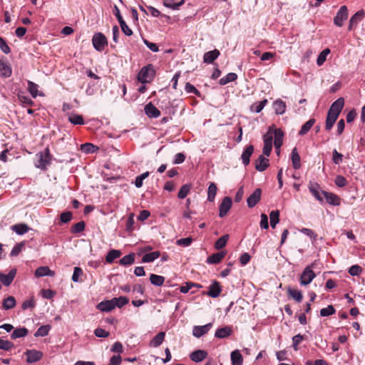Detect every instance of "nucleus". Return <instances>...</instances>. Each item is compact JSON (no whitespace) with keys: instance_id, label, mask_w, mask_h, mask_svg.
Segmentation results:
<instances>
[{"instance_id":"nucleus-1","label":"nucleus","mask_w":365,"mask_h":365,"mask_svg":"<svg viewBox=\"0 0 365 365\" xmlns=\"http://www.w3.org/2000/svg\"><path fill=\"white\" fill-rule=\"evenodd\" d=\"M155 76L154 66L153 64H148L141 68L138 75V80L143 83H150L154 79Z\"/></svg>"},{"instance_id":"nucleus-2","label":"nucleus","mask_w":365,"mask_h":365,"mask_svg":"<svg viewBox=\"0 0 365 365\" xmlns=\"http://www.w3.org/2000/svg\"><path fill=\"white\" fill-rule=\"evenodd\" d=\"M92 43L96 50L103 51L108 45V39L101 32L96 33L93 36Z\"/></svg>"},{"instance_id":"nucleus-3","label":"nucleus","mask_w":365,"mask_h":365,"mask_svg":"<svg viewBox=\"0 0 365 365\" xmlns=\"http://www.w3.org/2000/svg\"><path fill=\"white\" fill-rule=\"evenodd\" d=\"M316 277L314 272L312 270V265L305 267L304 271L300 275L299 282L302 286L309 284L314 278Z\"/></svg>"},{"instance_id":"nucleus-4","label":"nucleus","mask_w":365,"mask_h":365,"mask_svg":"<svg viewBox=\"0 0 365 365\" xmlns=\"http://www.w3.org/2000/svg\"><path fill=\"white\" fill-rule=\"evenodd\" d=\"M113 14L116 16V18L119 22V24L120 26L122 31L126 36H131L133 34V31L126 24L125 21H124L123 16L120 14L119 9L118 8V6L116 5L114 6Z\"/></svg>"},{"instance_id":"nucleus-5","label":"nucleus","mask_w":365,"mask_h":365,"mask_svg":"<svg viewBox=\"0 0 365 365\" xmlns=\"http://www.w3.org/2000/svg\"><path fill=\"white\" fill-rule=\"evenodd\" d=\"M348 18V9L346 6H342L334 18V23L336 26L341 27L343 22Z\"/></svg>"},{"instance_id":"nucleus-6","label":"nucleus","mask_w":365,"mask_h":365,"mask_svg":"<svg viewBox=\"0 0 365 365\" xmlns=\"http://www.w3.org/2000/svg\"><path fill=\"white\" fill-rule=\"evenodd\" d=\"M232 198L230 197H225L219 206V216L220 217H224L225 216H226L227 212L232 207Z\"/></svg>"},{"instance_id":"nucleus-7","label":"nucleus","mask_w":365,"mask_h":365,"mask_svg":"<svg viewBox=\"0 0 365 365\" xmlns=\"http://www.w3.org/2000/svg\"><path fill=\"white\" fill-rule=\"evenodd\" d=\"M26 356V362L33 364L40 361L43 357V353L36 349H29L24 352Z\"/></svg>"},{"instance_id":"nucleus-8","label":"nucleus","mask_w":365,"mask_h":365,"mask_svg":"<svg viewBox=\"0 0 365 365\" xmlns=\"http://www.w3.org/2000/svg\"><path fill=\"white\" fill-rule=\"evenodd\" d=\"M262 195V190L257 188L252 194H251L247 200V206L250 208L254 207L260 200Z\"/></svg>"},{"instance_id":"nucleus-9","label":"nucleus","mask_w":365,"mask_h":365,"mask_svg":"<svg viewBox=\"0 0 365 365\" xmlns=\"http://www.w3.org/2000/svg\"><path fill=\"white\" fill-rule=\"evenodd\" d=\"M222 292V287L220 283L217 281H214L208 287V292L205 294L206 295L216 298L219 297Z\"/></svg>"},{"instance_id":"nucleus-10","label":"nucleus","mask_w":365,"mask_h":365,"mask_svg":"<svg viewBox=\"0 0 365 365\" xmlns=\"http://www.w3.org/2000/svg\"><path fill=\"white\" fill-rule=\"evenodd\" d=\"M344 106V99L343 98H339L336 101H335L331 106L328 112L331 113H334L336 116H339L343 107Z\"/></svg>"},{"instance_id":"nucleus-11","label":"nucleus","mask_w":365,"mask_h":365,"mask_svg":"<svg viewBox=\"0 0 365 365\" xmlns=\"http://www.w3.org/2000/svg\"><path fill=\"white\" fill-rule=\"evenodd\" d=\"M365 16V12L363 9L358 11L355 13L350 19L348 29L351 31L354 26H356L359 22H360Z\"/></svg>"},{"instance_id":"nucleus-12","label":"nucleus","mask_w":365,"mask_h":365,"mask_svg":"<svg viewBox=\"0 0 365 365\" xmlns=\"http://www.w3.org/2000/svg\"><path fill=\"white\" fill-rule=\"evenodd\" d=\"M212 327V323H208L204 326H195L192 329V334L197 338L207 334Z\"/></svg>"},{"instance_id":"nucleus-13","label":"nucleus","mask_w":365,"mask_h":365,"mask_svg":"<svg viewBox=\"0 0 365 365\" xmlns=\"http://www.w3.org/2000/svg\"><path fill=\"white\" fill-rule=\"evenodd\" d=\"M309 190L317 200L320 202L323 201L322 190H320V186L318 183L310 182L309 184Z\"/></svg>"},{"instance_id":"nucleus-14","label":"nucleus","mask_w":365,"mask_h":365,"mask_svg":"<svg viewBox=\"0 0 365 365\" xmlns=\"http://www.w3.org/2000/svg\"><path fill=\"white\" fill-rule=\"evenodd\" d=\"M16 274V269H12L10 270V272L7 274H4L1 272H0V281L1 282L5 285V286H9Z\"/></svg>"},{"instance_id":"nucleus-15","label":"nucleus","mask_w":365,"mask_h":365,"mask_svg":"<svg viewBox=\"0 0 365 365\" xmlns=\"http://www.w3.org/2000/svg\"><path fill=\"white\" fill-rule=\"evenodd\" d=\"M269 165V159L260 155L255 161V169L259 172L264 171Z\"/></svg>"},{"instance_id":"nucleus-16","label":"nucleus","mask_w":365,"mask_h":365,"mask_svg":"<svg viewBox=\"0 0 365 365\" xmlns=\"http://www.w3.org/2000/svg\"><path fill=\"white\" fill-rule=\"evenodd\" d=\"M144 110L149 118H155L160 115V111L151 102L145 105Z\"/></svg>"},{"instance_id":"nucleus-17","label":"nucleus","mask_w":365,"mask_h":365,"mask_svg":"<svg viewBox=\"0 0 365 365\" xmlns=\"http://www.w3.org/2000/svg\"><path fill=\"white\" fill-rule=\"evenodd\" d=\"M113 298L110 300H104L98 304L97 309L101 312H108L115 309Z\"/></svg>"},{"instance_id":"nucleus-18","label":"nucleus","mask_w":365,"mask_h":365,"mask_svg":"<svg viewBox=\"0 0 365 365\" xmlns=\"http://www.w3.org/2000/svg\"><path fill=\"white\" fill-rule=\"evenodd\" d=\"M322 192L329 204L332 205H339L340 204L341 200L338 195L326 191H322Z\"/></svg>"},{"instance_id":"nucleus-19","label":"nucleus","mask_w":365,"mask_h":365,"mask_svg":"<svg viewBox=\"0 0 365 365\" xmlns=\"http://www.w3.org/2000/svg\"><path fill=\"white\" fill-rule=\"evenodd\" d=\"M220 54V53L217 49L207 51L205 53L203 56V61L206 63H212L215 59L217 58Z\"/></svg>"},{"instance_id":"nucleus-20","label":"nucleus","mask_w":365,"mask_h":365,"mask_svg":"<svg viewBox=\"0 0 365 365\" xmlns=\"http://www.w3.org/2000/svg\"><path fill=\"white\" fill-rule=\"evenodd\" d=\"M225 255H226V252L224 251L214 253L207 257L206 262H207V263L211 264H218L225 257Z\"/></svg>"},{"instance_id":"nucleus-21","label":"nucleus","mask_w":365,"mask_h":365,"mask_svg":"<svg viewBox=\"0 0 365 365\" xmlns=\"http://www.w3.org/2000/svg\"><path fill=\"white\" fill-rule=\"evenodd\" d=\"M207 356V352L204 350H196L190 354V359L195 362H200Z\"/></svg>"},{"instance_id":"nucleus-22","label":"nucleus","mask_w":365,"mask_h":365,"mask_svg":"<svg viewBox=\"0 0 365 365\" xmlns=\"http://www.w3.org/2000/svg\"><path fill=\"white\" fill-rule=\"evenodd\" d=\"M253 152L254 146L252 145H250L247 147H246V148L243 151L241 158L245 165H248L250 164V157L252 155Z\"/></svg>"},{"instance_id":"nucleus-23","label":"nucleus","mask_w":365,"mask_h":365,"mask_svg":"<svg viewBox=\"0 0 365 365\" xmlns=\"http://www.w3.org/2000/svg\"><path fill=\"white\" fill-rule=\"evenodd\" d=\"M55 275V272L49 269L48 267H39L35 271V277H41L44 276H51L53 277Z\"/></svg>"},{"instance_id":"nucleus-24","label":"nucleus","mask_w":365,"mask_h":365,"mask_svg":"<svg viewBox=\"0 0 365 365\" xmlns=\"http://www.w3.org/2000/svg\"><path fill=\"white\" fill-rule=\"evenodd\" d=\"M232 329L230 327L226 326L225 327L217 329L215 336L219 339H223L231 335Z\"/></svg>"},{"instance_id":"nucleus-25","label":"nucleus","mask_w":365,"mask_h":365,"mask_svg":"<svg viewBox=\"0 0 365 365\" xmlns=\"http://www.w3.org/2000/svg\"><path fill=\"white\" fill-rule=\"evenodd\" d=\"M12 70L9 64L0 60V76L4 78L11 76Z\"/></svg>"},{"instance_id":"nucleus-26","label":"nucleus","mask_w":365,"mask_h":365,"mask_svg":"<svg viewBox=\"0 0 365 365\" xmlns=\"http://www.w3.org/2000/svg\"><path fill=\"white\" fill-rule=\"evenodd\" d=\"M274 133V147H275L276 150H278L282 145L284 133L281 129H275Z\"/></svg>"},{"instance_id":"nucleus-27","label":"nucleus","mask_w":365,"mask_h":365,"mask_svg":"<svg viewBox=\"0 0 365 365\" xmlns=\"http://www.w3.org/2000/svg\"><path fill=\"white\" fill-rule=\"evenodd\" d=\"M291 160L293 168L296 170L299 169L301 167V158L298 153L297 148H294L292 151Z\"/></svg>"},{"instance_id":"nucleus-28","label":"nucleus","mask_w":365,"mask_h":365,"mask_svg":"<svg viewBox=\"0 0 365 365\" xmlns=\"http://www.w3.org/2000/svg\"><path fill=\"white\" fill-rule=\"evenodd\" d=\"M68 121L73 125H83L85 123L83 115L76 113H68Z\"/></svg>"},{"instance_id":"nucleus-29","label":"nucleus","mask_w":365,"mask_h":365,"mask_svg":"<svg viewBox=\"0 0 365 365\" xmlns=\"http://www.w3.org/2000/svg\"><path fill=\"white\" fill-rule=\"evenodd\" d=\"M232 365H242L243 357L239 350H235L231 353Z\"/></svg>"},{"instance_id":"nucleus-30","label":"nucleus","mask_w":365,"mask_h":365,"mask_svg":"<svg viewBox=\"0 0 365 365\" xmlns=\"http://www.w3.org/2000/svg\"><path fill=\"white\" fill-rule=\"evenodd\" d=\"M273 108L274 109L276 114L282 115L285 112L286 104L281 99H278L274 102Z\"/></svg>"},{"instance_id":"nucleus-31","label":"nucleus","mask_w":365,"mask_h":365,"mask_svg":"<svg viewBox=\"0 0 365 365\" xmlns=\"http://www.w3.org/2000/svg\"><path fill=\"white\" fill-rule=\"evenodd\" d=\"M165 334L163 331L159 332L155 335L150 343V346L153 347L159 346L164 341Z\"/></svg>"},{"instance_id":"nucleus-32","label":"nucleus","mask_w":365,"mask_h":365,"mask_svg":"<svg viewBox=\"0 0 365 365\" xmlns=\"http://www.w3.org/2000/svg\"><path fill=\"white\" fill-rule=\"evenodd\" d=\"M315 119L311 118L308 121H307L301 128L300 130L299 131V135H306L312 128V127L315 123Z\"/></svg>"},{"instance_id":"nucleus-33","label":"nucleus","mask_w":365,"mask_h":365,"mask_svg":"<svg viewBox=\"0 0 365 365\" xmlns=\"http://www.w3.org/2000/svg\"><path fill=\"white\" fill-rule=\"evenodd\" d=\"M338 116L334 115V113H331L328 112L326 123H325V129L327 130H330L337 120Z\"/></svg>"},{"instance_id":"nucleus-34","label":"nucleus","mask_w":365,"mask_h":365,"mask_svg":"<svg viewBox=\"0 0 365 365\" xmlns=\"http://www.w3.org/2000/svg\"><path fill=\"white\" fill-rule=\"evenodd\" d=\"M51 160V158H46L44 156L43 153L39 154L38 164L36 166L42 170H45L46 167L50 165Z\"/></svg>"},{"instance_id":"nucleus-35","label":"nucleus","mask_w":365,"mask_h":365,"mask_svg":"<svg viewBox=\"0 0 365 365\" xmlns=\"http://www.w3.org/2000/svg\"><path fill=\"white\" fill-rule=\"evenodd\" d=\"M121 252L118 250H111L109 251L106 257V261L108 263H112L115 259L118 258L121 255Z\"/></svg>"},{"instance_id":"nucleus-36","label":"nucleus","mask_w":365,"mask_h":365,"mask_svg":"<svg viewBox=\"0 0 365 365\" xmlns=\"http://www.w3.org/2000/svg\"><path fill=\"white\" fill-rule=\"evenodd\" d=\"M160 256V252L159 251H155L153 252H150L145 254L143 258L142 262L144 263L153 262L155 259H158Z\"/></svg>"},{"instance_id":"nucleus-37","label":"nucleus","mask_w":365,"mask_h":365,"mask_svg":"<svg viewBox=\"0 0 365 365\" xmlns=\"http://www.w3.org/2000/svg\"><path fill=\"white\" fill-rule=\"evenodd\" d=\"M28 333L29 331L25 327L17 328L14 329V331L12 332L11 337L12 339H16L17 338L26 336L28 334Z\"/></svg>"},{"instance_id":"nucleus-38","label":"nucleus","mask_w":365,"mask_h":365,"mask_svg":"<svg viewBox=\"0 0 365 365\" xmlns=\"http://www.w3.org/2000/svg\"><path fill=\"white\" fill-rule=\"evenodd\" d=\"M16 299L14 297L9 296L4 299L2 307L4 309H10L16 306Z\"/></svg>"},{"instance_id":"nucleus-39","label":"nucleus","mask_w":365,"mask_h":365,"mask_svg":"<svg viewBox=\"0 0 365 365\" xmlns=\"http://www.w3.org/2000/svg\"><path fill=\"white\" fill-rule=\"evenodd\" d=\"M237 78V75L235 73H229L220 80L219 83L222 86H225L230 82L235 81Z\"/></svg>"},{"instance_id":"nucleus-40","label":"nucleus","mask_w":365,"mask_h":365,"mask_svg":"<svg viewBox=\"0 0 365 365\" xmlns=\"http://www.w3.org/2000/svg\"><path fill=\"white\" fill-rule=\"evenodd\" d=\"M267 103H268V101L267 99H264L262 101L255 103L251 105L250 110L252 112L259 113L264 108V107L267 105Z\"/></svg>"},{"instance_id":"nucleus-41","label":"nucleus","mask_w":365,"mask_h":365,"mask_svg":"<svg viewBox=\"0 0 365 365\" xmlns=\"http://www.w3.org/2000/svg\"><path fill=\"white\" fill-rule=\"evenodd\" d=\"M217 186L215 183L210 182L207 190V200L210 202H213L217 193Z\"/></svg>"},{"instance_id":"nucleus-42","label":"nucleus","mask_w":365,"mask_h":365,"mask_svg":"<svg viewBox=\"0 0 365 365\" xmlns=\"http://www.w3.org/2000/svg\"><path fill=\"white\" fill-rule=\"evenodd\" d=\"M134 262H135V254L132 252V253H130L129 255H125L123 257H122L120 259L119 263L121 265L127 266V265L132 264Z\"/></svg>"},{"instance_id":"nucleus-43","label":"nucleus","mask_w":365,"mask_h":365,"mask_svg":"<svg viewBox=\"0 0 365 365\" xmlns=\"http://www.w3.org/2000/svg\"><path fill=\"white\" fill-rule=\"evenodd\" d=\"M185 3V0H181L178 3H175L174 0H163V5L168 8L172 9H178L180 6L183 5Z\"/></svg>"},{"instance_id":"nucleus-44","label":"nucleus","mask_w":365,"mask_h":365,"mask_svg":"<svg viewBox=\"0 0 365 365\" xmlns=\"http://www.w3.org/2000/svg\"><path fill=\"white\" fill-rule=\"evenodd\" d=\"M150 281L155 286H162L165 282V277L160 275L151 274L150 276Z\"/></svg>"},{"instance_id":"nucleus-45","label":"nucleus","mask_w":365,"mask_h":365,"mask_svg":"<svg viewBox=\"0 0 365 365\" xmlns=\"http://www.w3.org/2000/svg\"><path fill=\"white\" fill-rule=\"evenodd\" d=\"M288 294L290 297L294 299L297 302H302L303 295L301 291L294 289H288Z\"/></svg>"},{"instance_id":"nucleus-46","label":"nucleus","mask_w":365,"mask_h":365,"mask_svg":"<svg viewBox=\"0 0 365 365\" xmlns=\"http://www.w3.org/2000/svg\"><path fill=\"white\" fill-rule=\"evenodd\" d=\"M330 53V49L329 48H325L323 50L319 55L317 57V64L318 66H322L327 60V56L328 54Z\"/></svg>"},{"instance_id":"nucleus-47","label":"nucleus","mask_w":365,"mask_h":365,"mask_svg":"<svg viewBox=\"0 0 365 365\" xmlns=\"http://www.w3.org/2000/svg\"><path fill=\"white\" fill-rule=\"evenodd\" d=\"M113 300L115 308H121L129 302V299L126 297H114Z\"/></svg>"},{"instance_id":"nucleus-48","label":"nucleus","mask_w":365,"mask_h":365,"mask_svg":"<svg viewBox=\"0 0 365 365\" xmlns=\"http://www.w3.org/2000/svg\"><path fill=\"white\" fill-rule=\"evenodd\" d=\"M86 224L83 221L78 222L74 224L71 228V232L77 234L83 232L85 230Z\"/></svg>"},{"instance_id":"nucleus-49","label":"nucleus","mask_w":365,"mask_h":365,"mask_svg":"<svg viewBox=\"0 0 365 365\" xmlns=\"http://www.w3.org/2000/svg\"><path fill=\"white\" fill-rule=\"evenodd\" d=\"M190 189H191V185H190V184L183 185L180 187V189L178 192V197L180 199H184L190 192Z\"/></svg>"},{"instance_id":"nucleus-50","label":"nucleus","mask_w":365,"mask_h":365,"mask_svg":"<svg viewBox=\"0 0 365 365\" xmlns=\"http://www.w3.org/2000/svg\"><path fill=\"white\" fill-rule=\"evenodd\" d=\"M12 230L18 235H24L29 231V227L25 224H17L12 227Z\"/></svg>"},{"instance_id":"nucleus-51","label":"nucleus","mask_w":365,"mask_h":365,"mask_svg":"<svg viewBox=\"0 0 365 365\" xmlns=\"http://www.w3.org/2000/svg\"><path fill=\"white\" fill-rule=\"evenodd\" d=\"M229 239L228 235H224L220 237L215 244V247L217 250L222 249L227 244Z\"/></svg>"},{"instance_id":"nucleus-52","label":"nucleus","mask_w":365,"mask_h":365,"mask_svg":"<svg viewBox=\"0 0 365 365\" xmlns=\"http://www.w3.org/2000/svg\"><path fill=\"white\" fill-rule=\"evenodd\" d=\"M336 313V309L332 305H328L325 308L320 310V315L322 317H328Z\"/></svg>"},{"instance_id":"nucleus-53","label":"nucleus","mask_w":365,"mask_h":365,"mask_svg":"<svg viewBox=\"0 0 365 365\" xmlns=\"http://www.w3.org/2000/svg\"><path fill=\"white\" fill-rule=\"evenodd\" d=\"M50 330V326L49 325H43L41 326L36 333L34 334L35 336H45L48 335V331Z\"/></svg>"},{"instance_id":"nucleus-54","label":"nucleus","mask_w":365,"mask_h":365,"mask_svg":"<svg viewBox=\"0 0 365 365\" xmlns=\"http://www.w3.org/2000/svg\"><path fill=\"white\" fill-rule=\"evenodd\" d=\"M38 85L32 81H28V90L33 98L38 96Z\"/></svg>"},{"instance_id":"nucleus-55","label":"nucleus","mask_w":365,"mask_h":365,"mask_svg":"<svg viewBox=\"0 0 365 365\" xmlns=\"http://www.w3.org/2000/svg\"><path fill=\"white\" fill-rule=\"evenodd\" d=\"M185 90L187 93H193L198 97L201 96L200 92L193 85H192L190 83H186Z\"/></svg>"},{"instance_id":"nucleus-56","label":"nucleus","mask_w":365,"mask_h":365,"mask_svg":"<svg viewBox=\"0 0 365 365\" xmlns=\"http://www.w3.org/2000/svg\"><path fill=\"white\" fill-rule=\"evenodd\" d=\"M14 346V344L8 340H4L0 339V349L4 351H9Z\"/></svg>"},{"instance_id":"nucleus-57","label":"nucleus","mask_w":365,"mask_h":365,"mask_svg":"<svg viewBox=\"0 0 365 365\" xmlns=\"http://www.w3.org/2000/svg\"><path fill=\"white\" fill-rule=\"evenodd\" d=\"M134 214L130 213L127 219L125 229L127 231L131 232L133 230L134 225Z\"/></svg>"},{"instance_id":"nucleus-58","label":"nucleus","mask_w":365,"mask_h":365,"mask_svg":"<svg viewBox=\"0 0 365 365\" xmlns=\"http://www.w3.org/2000/svg\"><path fill=\"white\" fill-rule=\"evenodd\" d=\"M73 214L70 211L64 212L61 214L60 220L62 223H68L72 219Z\"/></svg>"},{"instance_id":"nucleus-59","label":"nucleus","mask_w":365,"mask_h":365,"mask_svg":"<svg viewBox=\"0 0 365 365\" xmlns=\"http://www.w3.org/2000/svg\"><path fill=\"white\" fill-rule=\"evenodd\" d=\"M332 154H333V158H332L333 162L336 165L340 164L343 160V155L339 153V152H337V150L336 149H334L333 150Z\"/></svg>"},{"instance_id":"nucleus-60","label":"nucleus","mask_w":365,"mask_h":365,"mask_svg":"<svg viewBox=\"0 0 365 365\" xmlns=\"http://www.w3.org/2000/svg\"><path fill=\"white\" fill-rule=\"evenodd\" d=\"M334 182L338 187H343L346 185L347 180L344 177L337 175L334 180Z\"/></svg>"},{"instance_id":"nucleus-61","label":"nucleus","mask_w":365,"mask_h":365,"mask_svg":"<svg viewBox=\"0 0 365 365\" xmlns=\"http://www.w3.org/2000/svg\"><path fill=\"white\" fill-rule=\"evenodd\" d=\"M36 306L35 301L33 298L24 301L21 304V308L25 310L29 308H34Z\"/></svg>"},{"instance_id":"nucleus-62","label":"nucleus","mask_w":365,"mask_h":365,"mask_svg":"<svg viewBox=\"0 0 365 365\" xmlns=\"http://www.w3.org/2000/svg\"><path fill=\"white\" fill-rule=\"evenodd\" d=\"M362 272V268L359 265H352L349 269V273L352 276H358Z\"/></svg>"},{"instance_id":"nucleus-63","label":"nucleus","mask_w":365,"mask_h":365,"mask_svg":"<svg viewBox=\"0 0 365 365\" xmlns=\"http://www.w3.org/2000/svg\"><path fill=\"white\" fill-rule=\"evenodd\" d=\"M0 49L6 54L11 52V48L6 43V41L0 36Z\"/></svg>"},{"instance_id":"nucleus-64","label":"nucleus","mask_w":365,"mask_h":365,"mask_svg":"<svg viewBox=\"0 0 365 365\" xmlns=\"http://www.w3.org/2000/svg\"><path fill=\"white\" fill-rule=\"evenodd\" d=\"M121 356L120 354L113 355L108 363V365H120L121 363Z\"/></svg>"}]
</instances>
